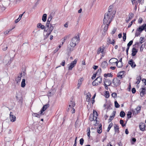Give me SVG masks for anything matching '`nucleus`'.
Masks as SVG:
<instances>
[{
    "instance_id": "f257e3e1",
    "label": "nucleus",
    "mask_w": 146,
    "mask_h": 146,
    "mask_svg": "<svg viewBox=\"0 0 146 146\" xmlns=\"http://www.w3.org/2000/svg\"><path fill=\"white\" fill-rule=\"evenodd\" d=\"M114 16H111L110 14L106 13L104 15L103 23L110 24Z\"/></svg>"
},
{
    "instance_id": "f03ea898",
    "label": "nucleus",
    "mask_w": 146,
    "mask_h": 146,
    "mask_svg": "<svg viewBox=\"0 0 146 146\" xmlns=\"http://www.w3.org/2000/svg\"><path fill=\"white\" fill-rule=\"evenodd\" d=\"M49 106V104H47L45 105L42 107L40 111V113L39 114H38L37 113H33V115L35 116V117L40 118V117L42 115H44L43 112L47 108H48Z\"/></svg>"
},
{
    "instance_id": "7ed1b4c3",
    "label": "nucleus",
    "mask_w": 146,
    "mask_h": 146,
    "mask_svg": "<svg viewBox=\"0 0 146 146\" xmlns=\"http://www.w3.org/2000/svg\"><path fill=\"white\" fill-rule=\"evenodd\" d=\"M79 39V36L78 35L73 38L70 41V45L72 46H75L76 44L78 42Z\"/></svg>"
},
{
    "instance_id": "20e7f679",
    "label": "nucleus",
    "mask_w": 146,
    "mask_h": 146,
    "mask_svg": "<svg viewBox=\"0 0 146 146\" xmlns=\"http://www.w3.org/2000/svg\"><path fill=\"white\" fill-rule=\"evenodd\" d=\"M102 78L101 77L99 76L92 83L93 86H97L99 84H100L102 82Z\"/></svg>"
},
{
    "instance_id": "39448f33",
    "label": "nucleus",
    "mask_w": 146,
    "mask_h": 146,
    "mask_svg": "<svg viewBox=\"0 0 146 146\" xmlns=\"http://www.w3.org/2000/svg\"><path fill=\"white\" fill-rule=\"evenodd\" d=\"M112 83L115 86H118L120 84V80L117 78H114L113 80Z\"/></svg>"
},
{
    "instance_id": "423d86ee",
    "label": "nucleus",
    "mask_w": 146,
    "mask_h": 146,
    "mask_svg": "<svg viewBox=\"0 0 146 146\" xmlns=\"http://www.w3.org/2000/svg\"><path fill=\"white\" fill-rule=\"evenodd\" d=\"M77 60V59H75L74 61L71 62L70 64V65L69 66L68 70H72V69L76 65Z\"/></svg>"
},
{
    "instance_id": "0eeeda50",
    "label": "nucleus",
    "mask_w": 146,
    "mask_h": 146,
    "mask_svg": "<svg viewBox=\"0 0 146 146\" xmlns=\"http://www.w3.org/2000/svg\"><path fill=\"white\" fill-rule=\"evenodd\" d=\"M9 119L11 121L14 122L16 120V117L15 115L13 114V113L11 112L9 114Z\"/></svg>"
},
{
    "instance_id": "6e6552de",
    "label": "nucleus",
    "mask_w": 146,
    "mask_h": 146,
    "mask_svg": "<svg viewBox=\"0 0 146 146\" xmlns=\"http://www.w3.org/2000/svg\"><path fill=\"white\" fill-rule=\"evenodd\" d=\"M139 127L140 130L144 131L145 130V125L144 123H141L139 125Z\"/></svg>"
},
{
    "instance_id": "1a4fd4ad",
    "label": "nucleus",
    "mask_w": 146,
    "mask_h": 146,
    "mask_svg": "<svg viewBox=\"0 0 146 146\" xmlns=\"http://www.w3.org/2000/svg\"><path fill=\"white\" fill-rule=\"evenodd\" d=\"M146 29V24H144L142 25L141 26L137 29V31L141 32L143 31Z\"/></svg>"
},
{
    "instance_id": "9d476101",
    "label": "nucleus",
    "mask_w": 146,
    "mask_h": 146,
    "mask_svg": "<svg viewBox=\"0 0 146 146\" xmlns=\"http://www.w3.org/2000/svg\"><path fill=\"white\" fill-rule=\"evenodd\" d=\"M116 12L114 11H112V9H108V11L106 13L110 14L111 16H114Z\"/></svg>"
},
{
    "instance_id": "9b49d317",
    "label": "nucleus",
    "mask_w": 146,
    "mask_h": 146,
    "mask_svg": "<svg viewBox=\"0 0 146 146\" xmlns=\"http://www.w3.org/2000/svg\"><path fill=\"white\" fill-rule=\"evenodd\" d=\"M74 47L70 45L68 46L67 50L68 54L70 53L71 52L74 50Z\"/></svg>"
},
{
    "instance_id": "f8f14e48",
    "label": "nucleus",
    "mask_w": 146,
    "mask_h": 146,
    "mask_svg": "<svg viewBox=\"0 0 146 146\" xmlns=\"http://www.w3.org/2000/svg\"><path fill=\"white\" fill-rule=\"evenodd\" d=\"M145 87H143L141 89H140V95L141 96H143L145 94V92L146 91Z\"/></svg>"
},
{
    "instance_id": "ddd939ff",
    "label": "nucleus",
    "mask_w": 146,
    "mask_h": 146,
    "mask_svg": "<svg viewBox=\"0 0 146 146\" xmlns=\"http://www.w3.org/2000/svg\"><path fill=\"white\" fill-rule=\"evenodd\" d=\"M128 64H130L132 68H134L136 66V64L132 59H131L128 62Z\"/></svg>"
},
{
    "instance_id": "4468645a",
    "label": "nucleus",
    "mask_w": 146,
    "mask_h": 146,
    "mask_svg": "<svg viewBox=\"0 0 146 146\" xmlns=\"http://www.w3.org/2000/svg\"><path fill=\"white\" fill-rule=\"evenodd\" d=\"M125 72L124 71L119 72V73L117 74V77L121 79L122 78H123V76H124L123 74Z\"/></svg>"
},
{
    "instance_id": "2eb2a0df",
    "label": "nucleus",
    "mask_w": 146,
    "mask_h": 146,
    "mask_svg": "<svg viewBox=\"0 0 146 146\" xmlns=\"http://www.w3.org/2000/svg\"><path fill=\"white\" fill-rule=\"evenodd\" d=\"M97 117H95L92 114H91L90 115L89 120L90 121H92L93 120L97 121Z\"/></svg>"
},
{
    "instance_id": "dca6fc26",
    "label": "nucleus",
    "mask_w": 146,
    "mask_h": 146,
    "mask_svg": "<svg viewBox=\"0 0 146 146\" xmlns=\"http://www.w3.org/2000/svg\"><path fill=\"white\" fill-rule=\"evenodd\" d=\"M104 85H106V84L108 85V86H110L111 84V81L109 80H105L104 82Z\"/></svg>"
},
{
    "instance_id": "f3484780",
    "label": "nucleus",
    "mask_w": 146,
    "mask_h": 146,
    "mask_svg": "<svg viewBox=\"0 0 146 146\" xmlns=\"http://www.w3.org/2000/svg\"><path fill=\"white\" fill-rule=\"evenodd\" d=\"M75 105V103H74L73 102L72 100H70L69 103V107L68 108V109H69L70 108H72L74 107Z\"/></svg>"
},
{
    "instance_id": "a211bd4d",
    "label": "nucleus",
    "mask_w": 146,
    "mask_h": 146,
    "mask_svg": "<svg viewBox=\"0 0 146 146\" xmlns=\"http://www.w3.org/2000/svg\"><path fill=\"white\" fill-rule=\"evenodd\" d=\"M132 53L131 55L133 56H134L136 55L137 53V50L135 48H133L132 49Z\"/></svg>"
},
{
    "instance_id": "6ab92c4d",
    "label": "nucleus",
    "mask_w": 146,
    "mask_h": 146,
    "mask_svg": "<svg viewBox=\"0 0 146 146\" xmlns=\"http://www.w3.org/2000/svg\"><path fill=\"white\" fill-rule=\"evenodd\" d=\"M37 27L38 28H40L42 29H45V26L42 25L41 23H38L37 24Z\"/></svg>"
},
{
    "instance_id": "aec40b11",
    "label": "nucleus",
    "mask_w": 146,
    "mask_h": 146,
    "mask_svg": "<svg viewBox=\"0 0 146 146\" xmlns=\"http://www.w3.org/2000/svg\"><path fill=\"white\" fill-rule=\"evenodd\" d=\"M108 64L106 61H104L101 64V66L103 68H106Z\"/></svg>"
},
{
    "instance_id": "412c9836",
    "label": "nucleus",
    "mask_w": 146,
    "mask_h": 146,
    "mask_svg": "<svg viewBox=\"0 0 146 146\" xmlns=\"http://www.w3.org/2000/svg\"><path fill=\"white\" fill-rule=\"evenodd\" d=\"M97 132L99 133H101L102 132V125L101 124L99 125V127L98 128Z\"/></svg>"
},
{
    "instance_id": "4be33fe9",
    "label": "nucleus",
    "mask_w": 146,
    "mask_h": 146,
    "mask_svg": "<svg viewBox=\"0 0 146 146\" xmlns=\"http://www.w3.org/2000/svg\"><path fill=\"white\" fill-rule=\"evenodd\" d=\"M111 60H114V61H115V63L116 64H117V66L119 68H121L122 67V64H121V65H120V66H119L118 65V60H117L116 59V58H112L111 59L110 61H109V62H110V61Z\"/></svg>"
},
{
    "instance_id": "5701e85b",
    "label": "nucleus",
    "mask_w": 146,
    "mask_h": 146,
    "mask_svg": "<svg viewBox=\"0 0 146 146\" xmlns=\"http://www.w3.org/2000/svg\"><path fill=\"white\" fill-rule=\"evenodd\" d=\"M107 41L109 43L114 45V40L113 39H112V41H111V39L110 38H108Z\"/></svg>"
},
{
    "instance_id": "b1692460",
    "label": "nucleus",
    "mask_w": 146,
    "mask_h": 146,
    "mask_svg": "<svg viewBox=\"0 0 146 146\" xmlns=\"http://www.w3.org/2000/svg\"><path fill=\"white\" fill-rule=\"evenodd\" d=\"M115 131L116 133H119V127L118 125H116L114 127Z\"/></svg>"
},
{
    "instance_id": "393cba45",
    "label": "nucleus",
    "mask_w": 146,
    "mask_h": 146,
    "mask_svg": "<svg viewBox=\"0 0 146 146\" xmlns=\"http://www.w3.org/2000/svg\"><path fill=\"white\" fill-rule=\"evenodd\" d=\"M21 76H18L17 78H16L15 81L17 84H18L20 82L21 80Z\"/></svg>"
},
{
    "instance_id": "a878e982",
    "label": "nucleus",
    "mask_w": 146,
    "mask_h": 146,
    "mask_svg": "<svg viewBox=\"0 0 146 146\" xmlns=\"http://www.w3.org/2000/svg\"><path fill=\"white\" fill-rule=\"evenodd\" d=\"M47 15L46 14H44L43 15L42 20L43 22H45L46 20Z\"/></svg>"
},
{
    "instance_id": "bb28decb",
    "label": "nucleus",
    "mask_w": 146,
    "mask_h": 146,
    "mask_svg": "<svg viewBox=\"0 0 146 146\" xmlns=\"http://www.w3.org/2000/svg\"><path fill=\"white\" fill-rule=\"evenodd\" d=\"M52 25L51 24H50V27L49 28L48 31H50V32H52V31L54 29V26H53V25Z\"/></svg>"
},
{
    "instance_id": "cd10ccee",
    "label": "nucleus",
    "mask_w": 146,
    "mask_h": 146,
    "mask_svg": "<svg viewBox=\"0 0 146 146\" xmlns=\"http://www.w3.org/2000/svg\"><path fill=\"white\" fill-rule=\"evenodd\" d=\"M104 49L103 48H101L100 47L99 49H98V52L97 53L98 54H99L100 53H103L104 52Z\"/></svg>"
},
{
    "instance_id": "c85d7f7f",
    "label": "nucleus",
    "mask_w": 146,
    "mask_h": 146,
    "mask_svg": "<svg viewBox=\"0 0 146 146\" xmlns=\"http://www.w3.org/2000/svg\"><path fill=\"white\" fill-rule=\"evenodd\" d=\"M25 79H24L22 80V82L21 83V86L23 88H24L25 86Z\"/></svg>"
},
{
    "instance_id": "c756f323",
    "label": "nucleus",
    "mask_w": 146,
    "mask_h": 146,
    "mask_svg": "<svg viewBox=\"0 0 146 146\" xmlns=\"http://www.w3.org/2000/svg\"><path fill=\"white\" fill-rule=\"evenodd\" d=\"M141 106H138L135 109V110L136 111L137 113H139L141 109Z\"/></svg>"
},
{
    "instance_id": "7c9ffc66",
    "label": "nucleus",
    "mask_w": 146,
    "mask_h": 146,
    "mask_svg": "<svg viewBox=\"0 0 146 146\" xmlns=\"http://www.w3.org/2000/svg\"><path fill=\"white\" fill-rule=\"evenodd\" d=\"M120 116L121 117H123L125 115V113L123 111H121L120 113Z\"/></svg>"
},
{
    "instance_id": "2f4dec72",
    "label": "nucleus",
    "mask_w": 146,
    "mask_h": 146,
    "mask_svg": "<svg viewBox=\"0 0 146 146\" xmlns=\"http://www.w3.org/2000/svg\"><path fill=\"white\" fill-rule=\"evenodd\" d=\"M106 24V25H105V26L104 27V31L105 32L108 29V26L110 24H108V23L107 24Z\"/></svg>"
},
{
    "instance_id": "473e14b6",
    "label": "nucleus",
    "mask_w": 146,
    "mask_h": 146,
    "mask_svg": "<svg viewBox=\"0 0 146 146\" xmlns=\"http://www.w3.org/2000/svg\"><path fill=\"white\" fill-rule=\"evenodd\" d=\"M113 125V124L112 123H110L108 127V129L107 130V131L108 132H109L110 129L112 127Z\"/></svg>"
},
{
    "instance_id": "72a5a7b5",
    "label": "nucleus",
    "mask_w": 146,
    "mask_h": 146,
    "mask_svg": "<svg viewBox=\"0 0 146 146\" xmlns=\"http://www.w3.org/2000/svg\"><path fill=\"white\" fill-rule=\"evenodd\" d=\"M104 76L105 77L109 76L110 77H112L113 76V75L111 73L105 74H104Z\"/></svg>"
},
{
    "instance_id": "f704fd0d",
    "label": "nucleus",
    "mask_w": 146,
    "mask_h": 146,
    "mask_svg": "<svg viewBox=\"0 0 146 146\" xmlns=\"http://www.w3.org/2000/svg\"><path fill=\"white\" fill-rule=\"evenodd\" d=\"M14 27H13V28H12V29H9V30H7L6 31H5L4 32V34L5 35H6V34H8L9 33V32H10V31L12 30L13 29H14Z\"/></svg>"
},
{
    "instance_id": "c9c22d12",
    "label": "nucleus",
    "mask_w": 146,
    "mask_h": 146,
    "mask_svg": "<svg viewBox=\"0 0 146 146\" xmlns=\"http://www.w3.org/2000/svg\"><path fill=\"white\" fill-rule=\"evenodd\" d=\"M141 79V77L140 76H139L137 77V81L136 82V83L137 84H139L140 82Z\"/></svg>"
},
{
    "instance_id": "e433bc0d",
    "label": "nucleus",
    "mask_w": 146,
    "mask_h": 146,
    "mask_svg": "<svg viewBox=\"0 0 146 146\" xmlns=\"http://www.w3.org/2000/svg\"><path fill=\"white\" fill-rule=\"evenodd\" d=\"M132 113L131 111H129L127 114L128 119H129L131 117V115Z\"/></svg>"
},
{
    "instance_id": "4c0bfd02",
    "label": "nucleus",
    "mask_w": 146,
    "mask_h": 146,
    "mask_svg": "<svg viewBox=\"0 0 146 146\" xmlns=\"http://www.w3.org/2000/svg\"><path fill=\"white\" fill-rule=\"evenodd\" d=\"M123 40L124 41H125L126 39V33H123Z\"/></svg>"
},
{
    "instance_id": "58836bf2",
    "label": "nucleus",
    "mask_w": 146,
    "mask_h": 146,
    "mask_svg": "<svg viewBox=\"0 0 146 146\" xmlns=\"http://www.w3.org/2000/svg\"><path fill=\"white\" fill-rule=\"evenodd\" d=\"M101 72L102 70L100 68L98 69L97 72H96V74H97V75H99L101 74Z\"/></svg>"
},
{
    "instance_id": "ea45409f",
    "label": "nucleus",
    "mask_w": 146,
    "mask_h": 146,
    "mask_svg": "<svg viewBox=\"0 0 146 146\" xmlns=\"http://www.w3.org/2000/svg\"><path fill=\"white\" fill-rule=\"evenodd\" d=\"M92 115H93L94 117H97V116H98L97 112L96 111L94 110L93 114H92Z\"/></svg>"
},
{
    "instance_id": "a19ab883",
    "label": "nucleus",
    "mask_w": 146,
    "mask_h": 146,
    "mask_svg": "<svg viewBox=\"0 0 146 146\" xmlns=\"http://www.w3.org/2000/svg\"><path fill=\"white\" fill-rule=\"evenodd\" d=\"M115 106L116 108H118L119 107L120 105L119 104L117 101L115 102Z\"/></svg>"
},
{
    "instance_id": "79ce46f5",
    "label": "nucleus",
    "mask_w": 146,
    "mask_h": 146,
    "mask_svg": "<svg viewBox=\"0 0 146 146\" xmlns=\"http://www.w3.org/2000/svg\"><path fill=\"white\" fill-rule=\"evenodd\" d=\"M123 120H120L119 121L122 127H124L125 125V124H123Z\"/></svg>"
},
{
    "instance_id": "37998d69",
    "label": "nucleus",
    "mask_w": 146,
    "mask_h": 146,
    "mask_svg": "<svg viewBox=\"0 0 146 146\" xmlns=\"http://www.w3.org/2000/svg\"><path fill=\"white\" fill-rule=\"evenodd\" d=\"M145 46V45L144 44H143L140 46V51L141 52H142L143 51V49L144 48Z\"/></svg>"
},
{
    "instance_id": "c03bdc74",
    "label": "nucleus",
    "mask_w": 146,
    "mask_h": 146,
    "mask_svg": "<svg viewBox=\"0 0 146 146\" xmlns=\"http://www.w3.org/2000/svg\"><path fill=\"white\" fill-rule=\"evenodd\" d=\"M105 95L106 97V98H108L109 97V93L108 92V91H106Z\"/></svg>"
},
{
    "instance_id": "a18cd8bd",
    "label": "nucleus",
    "mask_w": 146,
    "mask_h": 146,
    "mask_svg": "<svg viewBox=\"0 0 146 146\" xmlns=\"http://www.w3.org/2000/svg\"><path fill=\"white\" fill-rule=\"evenodd\" d=\"M133 42V40H131L127 44V46L129 47V46H130L132 44Z\"/></svg>"
},
{
    "instance_id": "49530a36",
    "label": "nucleus",
    "mask_w": 146,
    "mask_h": 146,
    "mask_svg": "<svg viewBox=\"0 0 146 146\" xmlns=\"http://www.w3.org/2000/svg\"><path fill=\"white\" fill-rule=\"evenodd\" d=\"M84 142V140L83 138L81 139L80 140V143L81 145H82Z\"/></svg>"
},
{
    "instance_id": "de8ad7c7",
    "label": "nucleus",
    "mask_w": 146,
    "mask_h": 146,
    "mask_svg": "<svg viewBox=\"0 0 146 146\" xmlns=\"http://www.w3.org/2000/svg\"><path fill=\"white\" fill-rule=\"evenodd\" d=\"M117 96V94L115 92H113L111 94L112 96L114 98L116 97Z\"/></svg>"
},
{
    "instance_id": "09e8293b",
    "label": "nucleus",
    "mask_w": 146,
    "mask_h": 146,
    "mask_svg": "<svg viewBox=\"0 0 146 146\" xmlns=\"http://www.w3.org/2000/svg\"><path fill=\"white\" fill-rule=\"evenodd\" d=\"M144 38L143 37H141L140 38V42H139L141 43V44H142L143 42V40Z\"/></svg>"
},
{
    "instance_id": "8fccbe9b",
    "label": "nucleus",
    "mask_w": 146,
    "mask_h": 146,
    "mask_svg": "<svg viewBox=\"0 0 146 146\" xmlns=\"http://www.w3.org/2000/svg\"><path fill=\"white\" fill-rule=\"evenodd\" d=\"M133 15H134L132 13H130L129 14V18H130L132 19V18H133Z\"/></svg>"
},
{
    "instance_id": "3c124183",
    "label": "nucleus",
    "mask_w": 146,
    "mask_h": 146,
    "mask_svg": "<svg viewBox=\"0 0 146 146\" xmlns=\"http://www.w3.org/2000/svg\"><path fill=\"white\" fill-rule=\"evenodd\" d=\"M96 94H95L94 96H93L92 98V104H93L94 103V102H95V100H94V98H95V96H96Z\"/></svg>"
},
{
    "instance_id": "603ef678",
    "label": "nucleus",
    "mask_w": 146,
    "mask_h": 146,
    "mask_svg": "<svg viewBox=\"0 0 146 146\" xmlns=\"http://www.w3.org/2000/svg\"><path fill=\"white\" fill-rule=\"evenodd\" d=\"M52 18V17L51 15H50L49 17L48 18L47 21L48 22H50Z\"/></svg>"
},
{
    "instance_id": "864d4df0",
    "label": "nucleus",
    "mask_w": 146,
    "mask_h": 146,
    "mask_svg": "<svg viewBox=\"0 0 146 146\" xmlns=\"http://www.w3.org/2000/svg\"><path fill=\"white\" fill-rule=\"evenodd\" d=\"M135 4L134 7V9L135 11H136L137 8V5L138 4V2H135Z\"/></svg>"
},
{
    "instance_id": "5fc2aeb1",
    "label": "nucleus",
    "mask_w": 146,
    "mask_h": 146,
    "mask_svg": "<svg viewBox=\"0 0 146 146\" xmlns=\"http://www.w3.org/2000/svg\"><path fill=\"white\" fill-rule=\"evenodd\" d=\"M87 131L88 132L87 133V135L90 137V131L89 128V129L88 130H87Z\"/></svg>"
},
{
    "instance_id": "6e6d98bb",
    "label": "nucleus",
    "mask_w": 146,
    "mask_h": 146,
    "mask_svg": "<svg viewBox=\"0 0 146 146\" xmlns=\"http://www.w3.org/2000/svg\"><path fill=\"white\" fill-rule=\"evenodd\" d=\"M139 32H137V31L135 33V36H138L140 34L141 32L140 33Z\"/></svg>"
},
{
    "instance_id": "4d7b16f0",
    "label": "nucleus",
    "mask_w": 146,
    "mask_h": 146,
    "mask_svg": "<svg viewBox=\"0 0 146 146\" xmlns=\"http://www.w3.org/2000/svg\"><path fill=\"white\" fill-rule=\"evenodd\" d=\"M144 0H138V3L142 4L144 3Z\"/></svg>"
},
{
    "instance_id": "13d9d810",
    "label": "nucleus",
    "mask_w": 146,
    "mask_h": 146,
    "mask_svg": "<svg viewBox=\"0 0 146 146\" xmlns=\"http://www.w3.org/2000/svg\"><path fill=\"white\" fill-rule=\"evenodd\" d=\"M50 22H48V21H47V23H46V27H47L48 28L49 27V24L50 23Z\"/></svg>"
},
{
    "instance_id": "bf43d9fd",
    "label": "nucleus",
    "mask_w": 146,
    "mask_h": 146,
    "mask_svg": "<svg viewBox=\"0 0 146 146\" xmlns=\"http://www.w3.org/2000/svg\"><path fill=\"white\" fill-rule=\"evenodd\" d=\"M132 4L133 5H134L135 3V2H138L137 1V0H131Z\"/></svg>"
},
{
    "instance_id": "052dcab7",
    "label": "nucleus",
    "mask_w": 146,
    "mask_h": 146,
    "mask_svg": "<svg viewBox=\"0 0 146 146\" xmlns=\"http://www.w3.org/2000/svg\"><path fill=\"white\" fill-rule=\"evenodd\" d=\"M116 29L115 28H114L111 32V34H113L116 32Z\"/></svg>"
},
{
    "instance_id": "680f3d73",
    "label": "nucleus",
    "mask_w": 146,
    "mask_h": 146,
    "mask_svg": "<svg viewBox=\"0 0 146 146\" xmlns=\"http://www.w3.org/2000/svg\"><path fill=\"white\" fill-rule=\"evenodd\" d=\"M143 21V19L141 18H140L138 20V23L140 24Z\"/></svg>"
},
{
    "instance_id": "e2e57ef3",
    "label": "nucleus",
    "mask_w": 146,
    "mask_h": 146,
    "mask_svg": "<svg viewBox=\"0 0 146 146\" xmlns=\"http://www.w3.org/2000/svg\"><path fill=\"white\" fill-rule=\"evenodd\" d=\"M131 91L133 93H135L136 91L135 88H132V89Z\"/></svg>"
},
{
    "instance_id": "0e129e2a",
    "label": "nucleus",
    "mask_w": 146,
    "mask_h": 146,
    "mask_svg": "<svg viewBox=\"0 0 146 146\" xmlns=\"http://www.w3.org/2000/svg\"><path fill=\"white\" fill-rule=\"evenodd\" d=\"M65 60H63V61L60 64L62 66H64L65 65Z\"/></svg>"
},
{
    "instance_id": "69168bd1",
    "label": "nucleus",
    "mask_w": 146,
    "mask_h": 146,
    "mask_svg": "<svg viewBox=\"0 0 146 146\" xmlns=\"http://www.w3.org/2000/svg\"><path fill=\"white\" fill-rule=\"evenodd\" d=\"M132 141L133 142V143H132V144H134V142H135L136 141V139L135 138H133L132 139Z\"/></svg>"
},
{
    "instance_id": "338daca9",
    "label": "nucleus",
    "mask_w": 146,
    "mask_h": 146,
    "mask_svg": "<svg viewBox=\"0 0 146 146\" xmlns=\"http://www.w3.org/2000/svg\"><path fill=\"white\" fill-rule=\"evenodd\" d=\"M82 84V80L81 79H79L78 81V84L81 85Z\"/></svg>"
},
{
    "instance_id": "774afa93",
    "label": "nucleus",
    "mask_w": 146,
    "mask_h": 146,
    "mask_svg": "<svg viewBox=\"0 0 146 146\" xmlns=\"http://www.w3.org/2000/svg\"><path fill=\"white\" fill-rule=\"evenodd\" d=\"M69 38V36H65L64 38V42L65 40H66L68 38Z\"/></svg>"
}]
</instances>
